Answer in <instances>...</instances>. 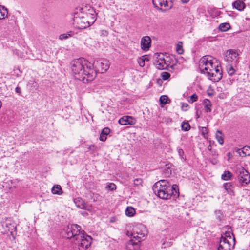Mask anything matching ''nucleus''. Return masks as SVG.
<instances>
[{"instance_id": "obj_1", "label": "nucleus", "mask_w": 250, "mask_h": 250, "mask_svg": "<svg viewBox=\"0 0 250 250\" xmlns=\"http://www.w3.org/2000/svg\"><path fill=\"white\" fill-rule=\"evenodd\" d=\"M93 67L92 63L83 58L74 60L71 62V69L74 77L84 83H88L95 78L96 72Z\"/></svg>"}, {"instance_id": "obj_2", "label": "nucleus", "mask_w": 250, "mask_h": 250, "mask_svg": "<svg viewBox=\"0 0 250 250\" xmlns=\"http://www.w3.org/2000/svg\"><path fill=\"white\" fill-rule=\"evenodd\" d=\"M152 189L155 195L164 200H167L172 197L173 199L177 198L179 194L178 186H171L166 180H161L155 183Z\"/></svg>"}, {"instance_id": "obj_3", "label": "nucleus", "mask_w": 250, "mask_h": 250, "mask_svg": "<svg viewBox=\"0 0 250 250\" xmlns=\"http://www.w3.org/2000/svg\"><path fill=\"white\" fill-rule=\"evenodd\" d=\"M216 65L214 63V59L212 56H204L200 60L199 68L201 73L207 76V72L212 71V69L215 68Z\"/></svg>"}, {"instance_id": "obj_4", "label": "nucleus", "mask_w": 250, "mask_h": 250, "mask_svg": "<svg viewBox=\"0 0 250 250\" xmlns=\"http://www.w3.org/2000/svg\"><path fill=\"white\" fill-rule=\"evenodd\" d=\"M84 233V231L82 229L80 226L77 224L69 225L66 229V237L68 239L78 240L80 237L83 236V233Z\"/></svg>"}, {"instance_id": "obj_5", "label": "nucleus", "mask_w": 250, "mask_h": 250, "mask_svg": "<svg viewBox=\"0 0 250 250\" xmlns=\"http://www.w3.org/2000/svg\"><path fill=\"white\" fill-rule=\"evenodd\" d=\"M93 69L97 72L104 73L109 68V62L105 59L100 60L95 62L93 64Z\"/></svg>"}, {"instance_id": "obj_6", "label": "nucleus", "mask_w": 250, "mask_h": 250, "mask_svg": "<svg viewBox=\"0 0 250 250\" xmlns=\"http://www.w3.org/2000/svg\"><path fill=\"white\" fill-rule=\"evenodd\" d=\"M207 76L212 81L218 82L222 78L221 66L217 64L215 68L212 69V71L207 72Z\"/></svg>"}, {"instance_id": "obj_7", "label": "nucleus", "mask_w": 250, "mask_h": 250, "mask_svg": "<svg viewBox=\"0 0 250 250\" xmlns=\"http://www.w3.org/2000/svg\"><path fill=\"white\" fill-rule=\"evenodd\" d=\"M132 237L128 242L129 245L132 246L138 245L140 242L143 240L145 237V234L142 232L135 231L131 234Z\"/></svg>"}, {"instance_id": "obj_8", "label": "nucleus", "mask_w": 250, "mask_h": 250, "mask_svg": "<svg viewBox=\"0 0 250 250\" xmlns=\"http://www.w3.org/2000/svg\"><path fill=\"white\" fill-rule=\"evenodd\" d=\"M79 240H77L78 243L80 241V243H79L78 249L79 250H86V249L90 246L91 242V236L86 235L83 233V236L80 237Z\"/></svg>"}, {"instance_id": "obj_9", "label": "nucleus", "mask_w": 250, "mask_h": 250, "mask_svg": "<svg viewBox=\"0 0 250 250\" xmlns=\"http://www.w3.org/2000/svg\"><path fill=\"white\" fill-rule=\"evenodd\" d=\"M234 243L231 244L229 240L225 237H221L219 245L217 248L218 250H231L234 248Z\"/></svg>"}, {"instance_id": "obj_10", "label": "nucleus", "mask_w": 250, "mask_h": 250, "mask_svg": "<svg viewBox=\"0 0 250 250\" xmlns=\"http://www.w3.org/2000/svg\"><path fill=\"white\" fill-rule=\"evenodd\" d=\"M238 176L239 182L242 185H246L250 181V175L248 171L241 168Z\"/></svg>"}, {"instance_id": "obj_11", "label": "nucleus", "mask_w": 250, "mask_h": 250, "mask_svg": "<svg viewBox=\"0 0 250 250\" xmlns=\"http://www.w3.org/2000/svg\"><path fill=\"white\" fill-rule=\"evenodd\" d=\"M152 3L156 8L162 11H166L171 7L168 6L167 0H152Z\"/></svg>"}, {"instance_id": "obj_12", "label": "nucleus", "mask_w": 250, "mask_h": 250, "mask_svg": "<svg viewBox=\"0 0 250 250\" xmlns=\"http://www.w3.org/2000/svg\"><path fill=\"white\" fill-rule=\"evenodd\" d=\"M238 56V53L235 50H228L226 51L225 59L229 62H234L235 63L237 61Z\"/></svg>"}, {"instance_id": "obj_13", "label": "nucleus", "mask_w": 250, "mask_h": 250, "mask_svg": "<svg viewBox=\"0 0 250 250\" xmlns=\"http://www.w3.org/2000/svg\"><path fill=\"white\" fill-rule=\"evenodd\" d=\"M76 20L79 29H85L91 25L89 20H87L86 17L83 16L81 18H76Z\"/></svg>"}, {"instance_id": "obj_14", "label": "nucleus", "mask_w": 250, "mask_h": 250, "mask_svg": "<svg viewBox=\"0 0 250 250\" xmlns=\"http://www.w3.org/2000/svg\"><path fill=\"white\" fill-rule=\"evenodd\" d=\"M151 40L149 36L143 37L141 41V49L145 51L149 50L151 46Z\"/></svg>"}, {"instance_id": "obj_15", "label": "nucleus", "mask_w": 250, "mask_h": 250, "mask_svg": "<svg viewBox=\"0 0 250 250\" xmlns=\"http://www.w3.org/2000/svg\"><path fill=\"white\" fill-rule=\"evenodd\" d=\"M135 120L131 116H125L120 118L119 120V123L121 125H133L135 124Z\"/></svg>"}, {"instance_id": "obj_16", "label": "nucleus", "mask_w": 250, "mask_h": 250, "mask_svg": "<svg viewBox=\"0 0 250 250\" xmlns=\"http://www.w3.org/2000/svg\"><path fill=\"white\" fill-rule=\"evenodd\" d=\"M86 17L87 20H89L91 25L94 23L96 21L95 12L93 8H91L88 10V12L86 13Z\"/></svg>"}, {"instance_id": "obj_17", "label": "nucleus", "mask_w": 250, "mask_h": 250, "mask_svg": "<svg viewBox=\"0 0 250 250\" xmlns=\"http://www.w3.org/2000/svg\"><path fill=\"white\" fill-rule=\"evenodd\" d=\"M74 202L77 207L81 209H88L87 205L84 202L83 199L81 198H76Z\"/></svg>"}, {"instance_id": "obj_18", "label": "nucleus", "mask_w": 250, "mask_h": 250, "mask_svg": "<svg viewBox=\"0 0 250 250\" xmlns=\"http://www.w3.org/2000/svg\"><path fill=\"white\" fill-rule=\"evenodd\" d=\"M232 6L239 11H242L245 8V4L242 0H236L232 3Z\"/></svg>"}, {"instance_id": "obj_19", "label": "nucleus", "mask_w": 250, "mask_h": 250, "mask_svg": "<svg viewBox=\"0 0 250 250\" xmlns=\"http://www.w3.org/2000/svg\"><path fill=\"white\" fill-rule=\"evenodd\" d=\"M110 130L108 127H105L104 128L100 134L99 139L101 141H105L107 139V136L110 133Z\"/></svg>"}, {"instance_id": "obj_20", "label": "nucleus", "mask_w": 250, "mask_h": 250, "mask_svg": "<svg viewBox=\"0 0 250 250\" xmlns=\"http://www.w3.org/2000/svg\"><path fill=\"white\" fill-rule=\"evenodd\" d=\"M223 187L226 189L228 194L233 195L234 194V186L230 182H227L223 184Z\"/></svg>"}, {"instance_id": "obj_21", "label": "nucleus", "mask_w": 250, "mask_h": 250, "mask_svg": "<svg viewBox=\"0 0 250 250\" xmlns=\"http://www.w3.org/2000/svg\"><path fill=\"white\" fill-rule=\"evenodd\" d=\"M156 67L159 69H164L166 67L165 60L163 57H160L156 62Z\"/></svg>"}, {"instance_id": "obj_22", "label": "nucleus", "mask_w": 250, "mask_h": 250, "mask_svg": "<svg viewBox=\"0 0 250 250\" xmlns=\"http://www.w3.org/2000/svg\"><path fill=\"white\" fill-rule=\"evenodd\" d=\"M8 15V10L3 6L0 5V20L5 19Z\"/></svg>"}, {"instance_id": "obj_23", "label": "nucleus", "mask_w": 250, "mask_h": 250, "mask_svg": "<svg viewBox=\"0 0 250 250\" xmlns=\"http://www.w3.org/2000/svg\"><path fill=\"white\" fill-rule=\"evenodd\" d=\"M52 193L53 194L61 195L62 193V190L60 185H55L52 188Z\"/></svg>"}, {"instance_id": "obj_24", "label": "nucleus", "mask_w": 250, "mask_h": 250, "mask_svg": "<svg viewBox=\"0 0 250 250\" xmlns=\"http://www.w3.org/2000/svg\"><path fill=\"white\" fill-rule=\"evenodd\" d=\"M233 175L232 173L229 171H225L221 175V178L223 180L227 181L231 179Z\"/></svg>"}, {"instance_id": "obj_25", "label": "nucleus", "mask_w": 250, "mask_h": 250, "mask_svg": "<svg viewBox=\"0 0 250 250\" xmlns=\"http://www.w3.org/2000/svg\"><path fill=\"white\" fill-rule=\"evenodd\" d=\"M216 219L219 222H222L224 218V215L222 211L220 210H216L214 211Z\"/></svg>"}, {"instance_id": "obj_26", "label": "nucleus", "mask_w": 250, "mask_h": 250, "mask_svg": "<svg viewBox=\"0 0 250 250\" xmlns=\"http://www.w3.org/2000/svg\"><path fill=\"white\" fill-rule=\"evenodd\" d=\"M74 34L73 31H69L66 33L62 34L59 36V39L61 40H66L72 37Z\"/></svg>"}, {"instance_id": "obj_27", "label": "nucleus", "mask_w": 250, "mask_h": 250, "mask_svg": "<svg viewBox=\"0 0 250 250\" xmlns=\"http://www.w3.org/2000/svg\"><path fill=\"white\" fill-rule=\"evenodd\" d=\"M215 137L216 139L220 144L222 145L224 143V138L222 131L217 130L216 133Z\"/></svg>"}, {"instance_id": "obj_28", "label": "nucleus", "mask_w": 250, "mask_h": 250, "mask_svg": "<svg viewBox=\"0 0 250 250\" xmlns=\"http://www.w3.org/2000/svg\"><path fill=\"white\" fill-rule=\"evenodd\" d=\"M204 104H205V108L206 112H210L211 111V107L212 106L211 102L208 99L204 100Z\"/></svg>"}, {"instance_id": "obj_29", "label": "nucleus", "mask_w": 250, "mask_h": 250, "mask_svg": "<svg viewBox=\"0 0 250 250\" xmlns=\"http://www.w3.org/2000/svg\"><path fill=\"white\" fill-rule=\"evenodd\" d=\"M146 61H149V59L146 56L144 55L142 56L141 58H139L138 59V63L140 66L143 67L145 66V62Z\"/></svg>"}, {"instance_id": "obj_30", "label": "nucleus", "mask_w": 250, "mask_h": 250, "mask_svg": "<svg viewBox=\"0 0 250 250\" xmlns=\"http://www.w3.org/2000/svg\"><path fill=\"white\" fill-rule=\"evenodd\" d=\"M135 213V210L131 207H127L125 210V214L128 217L133 216Z\"/></svg>"}, {"instance_id": "obj_31", "label": "nucleus", "mask_w": 250, "mask_h": 250, "mask_svg": "<svg viewBox=\"0 0 250 250\" xmlns=\"http://www.w3.org/2000/svg\"><path fill=\"white\" fill-rule=\"evenodd\" d=\"M242 157H245L247 155H250V146H246L243 148L242 150Z\"/></svg>"}, {"instance_id": "obj_32", "label": "nucleus", "mask_w": 250, "mask_h": 250, "mask_svg": "<svg viewBox=\"0 0 250 250\" xmlns=\"http://www.w3.org/2000/svg\"><path fill=\"white\" fill-rule=\"evenodd\" d=\"M227 70L229 76H232L234 74L235 70L232 64H229L227 66Z\"/></svg>"}, {"instance_id": "obj_33", "label": "nucleus", "mask_w": 250, "mask_h": 250, "mask_svg": "<svg viewBox=\"0 0 250 250\" xmlns=\"http://www.w3.org/2000/svg\"><path fill=\"white\" fill-rule=\"evenodd\" d=\"M230 27L229 24L228 23H222L219 26V29L221 31H226Z\"/></svg>"}, {"instance_id": "obj_34", "label": "nucleus", "mask_w": 250, "mask_h": 250, "mask_svg": "<svg viewBox=\"0 0 250 250\" xmlns=\"http://www.w3.org/2000/svg\"><path fill=\"white\" fill-rule=\"evenodd\" d=\"M168 101H170V100L168 99V97L166 95L161 96L160 98V102L161 104H166L167 103H168Z\"/></svg>"}, {"instance_id": "obj_35", "label": "nucleus", "mask_w": 250, "mask_h": 250, "mask_svg": "<svg viewBox=\"0 0 250 250\" xmlns=\"http://www.w3.org/2000/svg\"><path fill=\"white\" fill-rule=\"evenodd\" d=\"M200 131L204 138L207 139L208 137V130L207 128L206 127H202L200 128Z\"/></svg>"}, {"instance_id": "obj_36", "label": "nucleus", "mask_w": 250, "mask_h": 250, "mask_svg": "<svg viewBox=\"0 0 250 250\" xmlns=\"http://www.w3.org/2000/svg\"><path fill=\"white\" fill-rule=\"evenodd\" d=\"M163 174L166 177H169L171 174V169L170 167L166 166V168L163 170Z\"/></svg>"}, {"instance_id": "obj_37", "label": "nucleus", "mask_w": 250, "mask_h": 250, "mask_svg": "<svg viewBox=\"0 0 250 250\" xmlns=\"http://www.w3.org/2000/svg\"><path fill=\"white\" fill-rule=\"evenodd\" d=\"M182 129L185 131H188L190 128V125L188 122H184L181 125Z\"/></svg>"}, {"instance_id": "obj_38", "label": "nucleus", "mask_w": 250, "mask_h": 250, "mask_svg": "<svg viewBox=\"0 0 250 250\" xmlns=\"http://www.w3.org/2000/svg\"><path fill=\"white\" fill-rule=\"evenodd\" d=\"M105 188L110 191H113L116 189V186L113 183H108Z\"/></svg>"}, {"instance_id": "obj_39", "label": "nucleus", "mask_w": 250, "mask_h": 250, "mask_svg": "<svg viewBox=\"0 0 250 250\" xmlns=\"http://www.w3.org/2000/svg\"><path fill=\"white\" fill-rule=\"evenodd\" d=\"M198 95L194 93L192 94L190 97V99L188 100V102L191 103H193L198 100Z\"/></svg>"}, {"instance_id": "obj_40", "label": "nucleus", "mask_w": 250, "mask_h": 250, "mask_svg": "<svg viewBox=\"0 0 250 250\" xmlns=\"http://www.w3.org/2000/svg\"><path fill=\"white\" fill-rule=\"evenodd\" d=\"M170 74L167 72H162L161 74V77L164 80H167L169 78Z\"/></svg>"}, {"instance_id": "obj_41", "label": "nucleus", "mask_w": 250, "mask_h": 250, "mask_svg": "<svg viewBox=\"0 0 250 250\" xmlns=\"http://www.w3.org/2000/svg\"><path fill=\"white\" fill-rule=\"evenodd\" d=\"M176 51L179 54H182L184 52L182 46L178 44L176 46Z\"/></svg>"}, {"instance_id": "obj_42", "label": "nucleus", "mask_w": 250, "mask_h": 250, "mask_svg": "<svg viewBox=\"0 0 250 250\" xmlns=\"http://www.w3.org/2000/svg\"><path fill=\"white\" fill-rule=\"evenodd\" d=\"M188 107L189 105L187 103H181V109L183 111H187V110H188Z\"/></svg>"}, {"instance_id": "obj_43", "label": "nucleus", "mask_w": 250, "mask_h": 250, "mask_svg": "<svg viewBox=\"0 0 250 250\" xmlns=\"http://www.w3.org/2000/svg\"><path fill=\"white\" fill-rule=\"evenodd\" d=\"M172 245V242H164L162 245V248H165L166 247H168L171 246Z\"/></svg>"}, {"instance_id": "obj_44", "label": "nucleus", "mask_w": 250, "mask_h": 250, "mask_svg": "<svg viewBox=\"0 0 250 250\" xmlns=\"http://www.w3.org/2000/svg\"><path fill=\"white\" fill-rule=\"evenodd\" d=\"M177 152H178V153L179 156L181 158H184V152L183 150L181 148L178 147L177 148Z\"/></svg>"}, {"instance_id": "obj_45", "label": "nucleus", "mask_w": 250, "mask_h": 250, "mask_svg": "<svg viewBox=\"0 0 250 250\" xmlns=\"http://www.w3.org/2000/svg\"><path fill=\"white\" fill-rule=\"evenodd\" d=\"M142 183V180L141 178H136L134 180V184L136 186L141 185Z\"/></svg>"}, {"instance_id": "obj_46", "label": "nucleus", "mask_w": 250, "mask_h": 250, "mask_svg": "<svg viewBox=\"0 0 250 250\" xmlns=\"http://www.w3.org/2000/svg\"><path fill=\"white\" fill-rule=\"evenodd\" d=\"M88 149L90 151H94L96 150L97 146L94 145H91L89 146Z\"/></svg>"}, {"instance_id": "obj_47", "label": "nucleus", "mask_w": 250, "mask_h": 250, "mask_svg": "<svg viewBox=\"0 0 250 250\" xmlns=\"http://www.w3.org/2000/svg\"><path fill=\"white\" fill-rule=\"evenodd\" d=\"M221 237H225V238L227 239H228V238L229 237L230 239H231V237L230 235L229 232H226L225 233L222 235Z\"/></svg>"}, {"instance_id": "obj_48", "label": "nucleus", "mask_w": 250, "mask_h": 250, "mask_svg": "<svg viewBox=\"0 0 250 250\" xmlns=\"http://www.w3.org/2000/svg\"><path fill=\"white\" fill-rule=\"evenodd\" d=\"M15 92L19 94L21 93V89L19 86H17L15 88Z\"/></svg>"}, {"instance_id": "obj_49", "label": "nucleus", "mask_w": 250, "mask_h": 250, "mask_svg": "<svg viewBox=\"0 0 250 250\" xmlns=\"http://www.w3.org/2000/svg\"><path fill=\"white\" fill-rule=\"evenodd\" d=\"M102 34L104 36H107L108 34V33L106 30H102Z\"/></svg>"}, {"instance_id": "obj_50", "label": "nucleus", "mask_w": 250, "mask_h": 250, "mask_svg": "<svg viewBox=\"0 0 250 250\" xmlns=\"http://www.w3.org/2000/svg\"><path fill=\"white\" fill-rule=\"evenodd\" d=\"M190 0H181V1L183 3H187Z\"/></svg>"}, {"instance_id": "obj_51", "label": "nucleus", "mask_w": 250, "mask_h": 250, "mask_svg": "<svg viewBox=\"0 0 250 250\" xmlns=\"http://www.w3.org/2000/svg\"><path fill=\"white\" fill-rule=\"evenodd\" d=\"M211 163H212L213 164L215 165V164H216L217 163V161H216V160L215 159H213V160H212L211 161Z\"/></svg>"}, {"instance_id": "obj_52", "label": "nucleus", "mask_w": 250, "mask_h": 250, "mask_svg": "<svg viewBox=\"0 0 250 250\" xmlns=\"http://www.w3.org/2000/svg\"><path fill=\"white\" fill-rule=\"evenodd\" d=\"M211 146L210 145H209V146H208V149L209 150V151H211Z\"/></svg>"}, {"instance_id": "obj_53", "label": "nucleus", "mask_w": 250, "mask_h": 250, "mask_svg": "<svg viewBox=\"0 0 250 250\" xmlns=\"http://www.w3.org/2000/svg\"><path fill=\"white\" fill-rule=\"evenodd\" d=\"M1 105H2V102H1V101L0 100V108L1 107Z\"/></svg>"}, {"instance_id": "obj_54", "label": "nucleus", "mask_w": 250, "mask_h": 250, "mask_svg": "<svg viewBox=\"0 0 250 250\" xmlns=\"http://www.w3.org/2000/svg\"><path fill=\"white\" fill-rule=\"evenodd\" d=\"M13 229H16V228L15 227H14V226H13Z\"/></svg>"}]
</instances>
